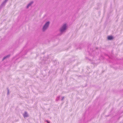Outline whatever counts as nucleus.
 Instances as JSON below:
<instances>
[{
	"label": "nucleus",
	"mask_w": 123,
	"mask_h": 123,
	"mask_svg": "<svg viewBox=\"0 0 123 123\" xmlns=\"http://www.w3.org/2000/svg\"><path fill=\"white\" fill-rule=\"evenodd\" d=\"M91 46L90 45L88 46V52L89 55L93 57L95 55L96 52L98 50V48L97 47L94 48L93 46Z\"/></svg>",
	"instance_id": "nucleus-1"
},
{
	"label": "nucleus",
	"mask_w": 123,
	"mask_h": 123,
	"mask_svg": "<svg viewBox=\"0 0 123 123\" xmlns=\"http://www.w3.org/2000/svg\"><path fill=\"white\" fill-rule=\"evenodd\" d=\"M33 3V2L32 1L28 4L26 6V8H28Z\"/></svg>",
	"instance_id": "nucleus-6"
},
{
	"label": "nucleus",
	"mask_w": 123,
	"mask_h": 123,
	"mask_svg": "<svg viewBox=\"0 0 123 123\" xmlns=\"http://www.w3.org/2000/svg\"><path fill=\"white\" fill-rule=\"evenodd\" d=\"M23 116L24 118L28 117L29 116L27 112L25 111L24 112V113L23 115Z\"/></svg>",
	"instance_id": "nucleus-5"
},
{
	"label": "nucleus",
	"mask_w": 123,
	"mask_h": 123,
	"mask_svg": "<svg viewBox=\"0 0 123 123\" xmlns=\"http://www.w3.org/2000/svg\"><path fill=\"white\" fill-rule=\"evenodd\" d=\"M7 91H8V93H7V94H9V90L7 88Z\"/></svg>",
	"instance_id": "nucleus-10"
},
{
	"label": "nucleus",
	"mask_w": 123,
	"mask_h": 123,
	"mask_svg": "<svg viewBox=\"0 0 123 123\" xmlns=\"http://www.w3.org/2000/svg\"><path fill=\"white\" fill-rule=\"evenodd\" d=\"M64 97H62V99L61 100L62 101L64 99Z\"/></svg>",
	"instance_id": "nucleus-11"
},
{
	"label": "nucleus",
	"mask_w": 123,
	"mask_h": 123,
	"mask_svg": "<svg viewBox=\"0 0 123 123\" xmlns=\"http://www.w3.org/2000/svg\"><path fill=\"white\" fill-rule=\"evenodd\" d=\"M66 24H65L60 28V31L61 32L59 35H61L63 33L65 32L66 30Z\"/></svg>",
	"instance_id": "nucleus-2"
},
{
	"label": "nucleus",
	"mask_w": 123,
	"mask_h": 123,
	"mask_svg": "<svg viewBox=\"0 0 123 123\" xmlns=\"http://www.w3.org/2000/svg\"><path fill=\"white\" fill-rule=\"evenodd\" d=\"M46 122H47V123H50V122L48 120H46Z\"/></svg>",
	"instance_id": "nucleus-12"
},
{
	"label": "nucleus",
	"mask_w": 123,
	"mask_h": 123,
	"mask_svg": "<svg viewBox=\"0 0 123 123\" xmlns=\"http://www.w3.org/2000/svg\"><path fill=\"white\" fill-rule=\"evenodd\" d=\"M10 56V55H6V56L5 57H4L3 59L2 60H5L6 58L9 57Z\"/></svg>",
	"instance_id": "nucleus-8"
},
{
	"label": "nucleus",
	"mask_w": 123,
	"mask_h": 123,
	"mask_svg": "<svg viewBox=\"0 0 123 123\" xmlns=\"http://www.w3.org/2000/svg\"><path fill=\"white\" fill-rule=\"evenodd\" d=\"M60 96H59L57 97V98L56 99V101H58L60 99Z\"/></svg>",
	"instance_id": "nucleus-9"
},
{
	"label": "nucleus",
	"mask_w": 123,
	"mask_h": 123,
	"mask_svg": "<svg viewBox=\"0 0 123 123\" xmlns=\"http://www.w3.org/2000/svg\"><path fill=\"white\" fill-rule=\"evenodd\" d=\"M108 40H111L113 39V38L112 36H109L108 37Z\"/></svg>",
	"instance_id": "nucleus-7"
},
{
	"label": "nucleus",
	"mask_w": 123,
	"mask_h": 123,
	"mask_svg": "<svg viewBox=\"0 0 123 123\" xmlns=\"http://www.w3.org/2000/svg\"><path fill=\"white\" fill-rule=\"evenodd\" d=\"M50 23V22L49 21H48L45 23L43 28V31H44L48 28Z\"/></svg>",
	"instance_id": "nucleus-3"
},
{
	"label": "nucleus",
	"mask_w": 123,
	"mask_h": 123,
	"mask_svg": "<svg viewBox=\"0 0 123 123\" xmlns=\"http://www.w3.org/2000/svg\"><path fill=\"white\" fill-rule=\"evenodd\" d=\"M8 0H5L4 1H3L0 6V9H1L3 6H4L6 2Z\"/></svg>",
	"instance_id": "nucleus-4"
}]
</instances>
